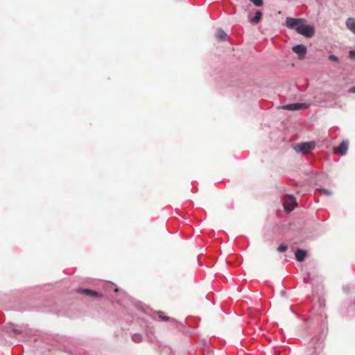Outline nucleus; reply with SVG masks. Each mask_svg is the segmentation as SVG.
Segmentation results:
<instances>
[{
	"label": "nucleus",
	"mask_w": 355,
	"mask_h": 355,
	"mask_svg": "<svg viewBox=\"0 0 355 355\" xmlns=\"http://www.w3.org/2000/svg\"><path fill=\"white\" fill-rule=\"evenodd\" d=\"M306 20L302 18L287 17L286 26L291 29H295L299 34L306 37H311L315 33L314 28L306 24Z\"/></svg>",
	"instance_id": "f257e3e1"
},
{
	"label": "nucleus",
	"mask_w": 355,
	"mask_h": 355,
	"mask_svg": "<svg viewBox=\"0 0 355 355\" xmlns=\"http://www.w3.org/2000/svg\"><path fill=\"white\" fill-rule=\"evenodd\" d=\"M349 146V141L345 140L343 141L340 145L334 148V153L336 154H340L341 155H344L346 154Z\"/></svg>",
	"instance_id": "39448f33"
},
{
	"label": "nucleus",
	"mask_w": 355,
	"mask_h": 355,
	"mask_svg": "<svg viewBox=\"0 0 355 355\" xmlns=\"http://www.w3.org/2000/svg\"><path fill=\"white\" fill-rule=\"evenodd\" d=\"M159 316L164 321H168L169 320L168 317H167V316H162L161 313H159Z\"/></svg>",
	"instance_id": "a211bd4d"
},
{
	"label": "nucleus",
	"mask_w": 355,
	"mask_h": 355,
	"mask_svg": "<svg viewBox=\"0 0 355 355\" xmlns=\"http://www.w3.org/2000/svg\"><path fill=\"white\" fill-rule=\"evenodd\" d=\"M347 28L355 34V19L353 17L348 18L346 21Z\"/></svg>",
	"instance_id": "6e6552de"
},
{
	"label": "nucleus",
	"mask_w": 355,
	"mask_h": 355,
	"mask_svg": "<svg viewBox=\"0 0 355 355\" xmlns=\"http://www.w3.org/2000/svg\"><path fill=\"white\" fill-rule=\"evenodd\" d=\"M255 6H260L263 4L262 0H250Z\"/></svg>",
	"instance_id": "2eb2a0df"
},
{
	"label": "nucleus",
	"mask_w": 355,
	"mask_h": 355,
	"mask_svg": "<svg viewBox=\"0 0 355 355\" xmlns=\"http://www.w3.org/2000/svg\"><path fill=\"white\" fill-rule=\"evenodd\" d=\"M288 249V246L285 244H281L278 248H277V250L279 252H284L287 250Z\"/></svg>",
	"instance_id": "4468645a"
},
{
	"label": "nucleus",
	"mask_w": 355,
	"mask_h": 355,
	"mask_svg": "<svg viewBox=\"0 0 355 355\" xmlns=\"http://www.w3.org/2000/svg\"><path fill=\"white\" fill-rule=\"evenodd\" d=\"M318 191L321 194H323L325 196H330L331 194V192L329 190L326 189H318Z\"/></svg>",
	"instance_id": "ddd939ff"
},
{
	"label": "nucleus",
	"mask_w": 355,
	"mask_h": 355,
	"mask_svg": "<svg viewBox=\"0 0 355 355\" xmlns=\"http://www.w3.org/2000/svg\"><path fill=\"white\" fill-rule=\"evenodd\" d=\"M284 110H304L309 107V104L306 103H291L285 105L283 107Z\"/></svg>",
	"instance_id": "7ed1b4c3"
},
{
	"label": "nucleus",
	"mask_w": 355,
	"mask_h": 355,
	"mask_svg": "<svg viewBox=\"0 0 355 355\" xmlns=\"http://www.w3.org/2000/svg\"><path fill=\"white\" fill-rule=\"evenodd\" d=\"M216 37L218 40L221 41H225L227 40V35L223 30H218L216 34Z\"/></svg>",
	"instance_id": "9d476101"
},
{
	"label": "nucleus",
	"mask_w": 355,
	"mask_h": 355,
	"mask_svg": "<svg viewBox=\"0 0 355 355\" xmlns=\"http://www.w3.org/2000/svg\"><path fill=\"white\" fill-rule=\"evenodd\" d=\"M349 58L351 59H355V51H350L349 53Z\"/></svg>",
	"instance_id": "f3484780"
},
{
	"label": "nucleus",
	"mask_w": 355,
	"mask_h": 355,
	"mask_svg": "<svg viewBox=\"0 0 355 355\" xmlns=\"http://www.w3.org/2000/svg\"><path fill=\"white\" fill-rule=\"evenodd\" d=\"M314 142H307L300 144L297 146L295 149L300 152H302L304 153H306L309 151L313 150L315 148Z\"/></svg>",
	"instance_id": "20e7f679"
},
{
	"label": "nucleus",
	"mask_w": 355,
	"mask_h": 355,
	"mask_svg": "<svg viewBox=\"0 0 355 355\" xmlns=\"http://www.w3.org/2000/svg\"><path fill=\"white\" fill-rule=\"evenodd\" d=\"M329 60L334 61V62H338V58L334 55H330L329 56Z\"/></svg>",
	"instance_id": "dca6fc26"
},
{
	"label": "nucleus",
	"mask_w": 355,
	"mask_h": 355,
	"mask_svg": "<svg viewBox=\"0 0 355 355\" xmlns=\"http://www.w3.org/2000/svg\"><path fill=\"white\" fill-rule=\"evenodd\" d=\"M132 340L133 342H135L136 343H139L142 341V336L139 334H135L132 336Z\"/></svg>",
	"instance_id": "9b49d317"
},
{
	"label": "nucleus",
	"mask_w": 355,
	"mask_h": 355,
	"mask_svg": "<svg viewBox=\"0 0 355 355\" xmlns=\"http://www.w3.org/2000/svg\"><path fill=\"white\" fill-rule=\"evenodd\" d=\"M78 292L80 293L84 294L85 295L91 296L93 297H97L100 296V295L97 292L94 291L90 289H79V290H78Z\"/></svg>",
	"instance_id": "0eeeda50"
},
{
	"label": "nucleus",
	"mask_w": 355,
	"mask_h": 355,
	"mask_svg": "<svg viewBox=\"0 0 355 355\" xmlns=\"http://www.w3.org/2000/svg\"><path fill=\"white\" fill-rule=\"evenodd\" d=\"M306 255V252L303 250L298 249L295 252V258L298 261H302Z\"/></svg>",
	"instance_id": "1a4fd4ad"
},
{
	"label": "nucleus",
	"mask_w": 355,
	"mask_h": 355,
	"mask_svg": "<svg viewBox=\"0 0 355 355\" xmlns=\"http://www.w3.org/2000/svg\"><path fill=\"white\" fill-rule=\"evenodd\" d=\"M292 50L295 53L298 55L300 59L304 58L307 52L306 47L303 44L294 46Z\"/></svg>",
	"instance_id": "423d86ee"
},
{
	"label": "nucleus",
	"mask_w": 355,
	"mask_h": 355,
	"mask_svg": "<svg viewBox=\"0 0 355 355\" xmlns=\"http://www.w3.org/2000/svg\"><path fill=\"white\" fill-rule=\"evenodd\" d=\"M261 17V12L260 11H257L255 16L252 19L251 21L254 23H257L259 21Z\"/></svg>",
	"instance_id": "f8f14e48"
},
{
	"label": "nucleus",
	"mask_w": 355,
	"mask_h": 355,
	"mask_svg": "<svg viewBox=\"0 0 355 355\" xmlns=\"http://www.w3.org/2000/svg\"><path fill=\"white\" fill-rule=\"evenodd\" d=\"M349 92L351 93H354L355 94V86L354 87H352L349 89Z\"/></svg>",
	"instance_id": "6ab92c4d"
},
{
	"label": "nucleus",
	"mask_w": 355,
	"mask_h": 355,
	"mask_svg": "<svg viewBox=\"0 0 355 355\" xmlns=\"http://www.w3.org/2000/svg\"><path fill=\"white\" fill-rule=\"evenodd\" d=\"M295 199L293 196L288 195L284 198V209L286 212H291L296 206Z\"/></svg>",
	"instance_id": "f03ea898"
}]
</instances>
